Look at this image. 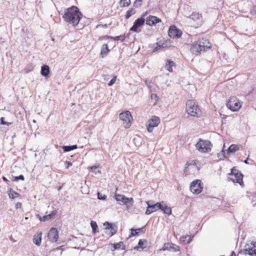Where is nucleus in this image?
<instances>
[{"label": "nucleus", "instance_id": "nucleus-1", "mask_svg": "<svg viewBox=\"0 0 256 256\" xmlns=\"http://www.w3.org/2000/svg\"><path fill=\"white\" fill-rule=\"evenodd\" d=\"M62 18L65 22L75 26L82 19V14L76 6H72L66 9Z\"/></svg>", "mask_w": 256, "mask_h": 256}, {"label": "nucleus", "instance_id": "nucleus-2", "mask_svg": "<svg viewBox=\"0 0 256 256\" xmlns=\"http://www.w3.org/2000/svg\"><path fill=\"white\" fill-rule=\"evenodd\" d=\"M211 48L212 44L209 40L206 38H202L192 44L190 50L192 54L198 55Z\"/></svg>", "mask_w": 256, "mask_h": 256}, {"label": "nucleus", "instance_id": "nucleus-3", "mask_svg": "<svg viewBox=\"0 0 256 256\" xmlns=\"http://www.w3.org/2000/svg\"><path fill=\"white\" fill-rule=\"evenodd\" d=\"M228 181H232L234 183H238L240 186H244L243 174L238 170L233 167L230 170V172L228 174Z\"/></svg>", "mask_w": 256, "mask_h": 256}, {"label": "nucleus", "instance_id": "nucleus-4", "mask_svg": "<svg viewBox=\"0 0 256 256\" xmlns=\"http://www.w3.org/2000/svg\"><path fill=\"white\" fill-rule=\"evenodd\" d=\"M186 111L187 113L193 116L199 117L200 110L196 102L193 100H188L186 103Z\"/></svg>", "mask_w": 256, "mask_h": 256}, {"label": "nucleus", "instance_id": "nucleus-5", "mask_svg": "<svg viewBox=\"0 0 256 256\" xmlns=\"http://www.w3.org/2000/svg\"><path fill=\"white\" fill-rule=\"evenodd\" d=\"M212 144L210 140H203L200 138L198 142L196 144V148L199 152L206 153L211 150Z\"/></svg>", "mask_w": 256, "mask_h": 256}, {"label": "nucleus", "instance_id": "nucleus-6", "mask_svg": "<svg viewBox=\"0 0 256 256\" xmlns=\"http://www.w3.org/2000/svg\"><path fill=\"white\" fill-rule=\"evenodd\" d=\"M120 119L123 122L122 124L126 128H129L131 126L133 118L128 110L122 112L119 115Z\"/></svg>", "mask_w": 256, "mask_h": 256}, {"label": "nucleus", "instance_id": "nucleus-7", "mask_svg": "<svg viewBox=\"0 0 256 256\" xmlns=\"http://www.w3.org/2000/svg\"><path fill=\"white\" fill-rule=\"evenodd\" d=\"M103 226H106L104 228L105 234L110 236H114L117 232L118 226L116 224L106 221L104 222Z\"/></svg>", "mask_w": 256, "mask_h": 256}, {"label": "nucleus", "instance_id": "nucleus-8", "mask_svg": "<svg viewBox=\"0 0 256 256\" xmlns=\"http://www.w3.org/2000/svg\"><path fill=\"white\" fill-rule=\"evenodd\" d=\"M252 246L246 244L245 248L240 250L239 253L243 254H248L251 256H256V242L252 241L250 243Z\"/></svg>", "mask_w": 256, "mask_h": 256}, {"label": "nucleus", "instance_id": "nucleus-9", "mask_svg": "<svg viewBox=\"0 0 256 256\" xmlns=\"http://www.w3.org/2000/svg\"><path fill=\"white\" fill-rule=\"evenodd\" d=\"M202 189L203 186L201 180H195L191 182L190 190L194 194H200Z\"/></svg>", "mask_w": 256, "mask_h": 256}, {"label": "nucleus", "instance_id": "nucleus-10", "mask_svg": "<svg viewBox=\"0 0 256 256\" xmlns=\"http://www.w3.org/2000/svg\"><path fill=\"white\" fill-rule=\"evenodd\" d=\"M226 106L227 108L232 112H236L241 107L238 100L236 97L230 98L227 102Z\"/></svg>", "mask_w": 256, "mask_h": 256}, {"label": "nucleus", "instance_id": "nucleus-11", "mask_svg": "<svg viewBox=\"0 0 256 256\" xmlns=\"http://www.w3.org/2000/svg\"><path fill=\"white\" fill-rule=\"evenodd\" d=\"M116 200L118 202H122L128 208L132 206L134 204L132 198H128L124 195L116 194L114 195Z\"/></svg>", "mask_w": 256, "mask_h": 256}, {"label": "nucleus", "instance_id": "nucleus-12", "mask_svg": "<svg viewBox=\"0 0 256 256\" xmlns=\"http://www.w3.org/2000/svg\"><path fill=\"white\" fill-rule=\"evenodd\" d=\"M145 21L146 20L144 18V15H142L140 18L135 20L132 26L130 28V30L135 32H140V30H139L138 28L144 25Z\"/></svg>", "mask_w": 256, "mask_h": 256}, {"label": "nucleus", "instance_id": "nucleus-13", "mask_svg": "<svg viewBox=\"0 0 256 256\" xmlns=\"http://www.w3.org/2000/svg\"><path fill=\"white\" fill-rule=\"evenodd\" d=\"M160 123V118L156 116H152L146 123V128L148 132L153 131L154 128L156 127Z\"/></svg>", "mask_w": 256, "mask_h": 256}, {"label": "nucleus", "instance_id": "nucleus-14", "mask_svg": "<svg viewBox=\"0 0 256 256\" xmlns=\"http://www.w3.org/2000/svg\"><path fill=\"white\" fill-rule=\"evenodd\" d=\"M146 204L148 206L145 212L146 214L149 215L158 210V206L160 205L159 202H155L154 200H150L146 201Z\"/></svg>", "mask_w": 256, "mask_h": 256}, {"label": "nucleus", "instance_id": "nucleus-15", "mask_svg": "<svg viewBox=\"0 0 256 256\" xmlns=\"http://www.w3.org/2000/svg\"><path fill=\"white\" fill-rule=\"evenodd\" d=\"M168 36L172 38H178L182 35V32L176 26L172 25L169 27L168 30Z\"/></svg>", "mask_w": 256, "mask_h": 256}, {"label": "nucleus", "instance_id": "nucleus-16", "mask_svg": "<svg viewBox=\"0 0 256 256\" xmlns=\"http://www.w3.org/2000/svg\"><path fill=\"white\" fill-rule=\"evenodd\" d=\"M48 236L49 240L52 242H57L58 238V232L55 228H52L49 230Z\"/></svg>", "mask_w": 256, "mask_h": 256}, {"label": "nucleus", "instance_id": "nucleus-17", "mask_svg": "<svg viewBox=\"0 0 256 256\" xmlns=\"http://www.w3.org/2000/svg\"><path fill=\"white\" fill-rule=\"evenodd\" d=\"M146 24L150 26L156 25V24L160 23L162 22V20L160 18H158L157 16H148L146 18Z\"/></svg>", "mask_w": 256, "mask_h": 256}, {"label": "nucleus", "instance_id": "nucleus-18", "mask_svg": "<svg viewBox=\"0 0 256 256\" xmlns=\"http://www.w3.org/2000/svg\"><path fill=\"white\" fill-rule=\"evenodd\" d=\"M162 250H170L173 252H176L180 250V247L172 243L164 244L162 248Z\"/></svg>", "mask_w": 256, "mask_h": 256}, {"label": "nucleus", "instance_id": "nucleus-19", "mask_svg": "<svg viewBox=\"0 0 256 256\" xmlns=\"http://www.w3.org/2000/svg\"><path fill=\"white\" fill-rule=\"evenodd\" d=\"M159 206L158 208V210H160L162 211L164 214L170 216L172 213V208L168 206L164 202L162 201L159 202Z\"/></svg>", "mask_w": 256, "mask_h": 256}, {"label": "nucleus", "instance_id": "nucleus-20", "mask_svg": "<svg viewBox=\"0 0 256 256\" xmlns=\"http://www.w3.org/2000/svg\"><path fill=\"white\" fill-rule=\"evenodd\" d=\"M57 210H55L50 212V213L47 215H44L43 216H40L39 214H36V216L38 218L41 222H46L51 220L57 214Z\"/></svg>", "mask_w": 256, "mask_h": 256}, {"label": "nucleus", "instance_id": "nucleus-21", "mask_svg": "<svg viewBox=\"0 0 256 256\" xmlns=\"http://www.w3.org/2000/svg\"><path fill=\"white\" fill-rule=\"evenodd\" d=\"M146 226H144L142 228L134 229V228H132L130 229L131 233L130 235V237H132L138 236L140 234H144L146 231Z\"/></svg>", "mask_w": 256, "mask_h": 256}, {"label": "nucleus", "instance_id": "nucleus-22", "mask_svg": "<svg viewBox=\"0 0 256 256\" xmlns=\"http://www.w3.org/2000/svg\"><path fill=\"white\" fill-rule=\"evenodd\" d=\"M190 18L194 22H196L198 25H201L202 24V16L201 14L198 12H192L190 16Z\"/></svg>", "mask_w": 256, "mask_h": 256}, {"label": "nucleus", "instance_id": "nucleus-23", "mask_svg": "<svg viewBox=\"0 0 256 256\" xmlns=\"http://www.w3.org/2000/svg\"><path fill=\"white\" fill-rule=\"evenodd\" d=\"M50 68L47 64H43L41 66L40 74L42 76L48 78L50 76Z\"/></svg>", "mask_w": 256, "mask_h": 256}, {"label": "nucleus", "instance_id": "nucleus-24", "mask_svg": "<svg viewBox=\"0 0 256 256\" xmlns=\"http://www.w3.org/2000/svg\"><path fill=\"white\" fill-rule=\"evenodd\" d=\"M148 242L146 239H140L138 242V245L134 247V249L138 250L139 248L144 250L148 246Z\"/></svg>", "mask_w": 256, "mask_h": 256}, {"label": "nucleus", "instance_id": "nucleus-25", "mask_svg": "<svg viewBox=\"0 0 256 256\" xmlns=\"http://www.w3.org/2000/svg\"><path fill=\"white\" fill-rule=\"evenodd\" d=\"M110 52V50L108 47V45L107 44H102L101 48V50L100 53V56L102 58H104Z\"/></svg>", "mask_w": 256, "mask_h": 256}, {"label": "nucleus", "instance_id": "nucleus-26", "mask_svg": "<svg viewBox=\"0 0 256 256\" xmlns=\"http://www.w3.org/2000/svg\"><path fill=\"white\" fill-rule=\"evenodd\" d=\"M111 244L114 248V249L112 250V251L119 249H121L122 250H126V246L123 242H119L112 244Z\"/></svg>", "mask_w": 256, "mask_h": 256}, {"label": "nucleus", "instance_id": "nucleus-27", "mask_svg": "<svg viewBox=\"0 0 256 256\" xmlns=\"http://www.w3.org/2000/svg\"><path fill=\"white\" fill-rule=\"evenodd\" d=\"M238 150L239 146L238 145L232 144L228 147V148L226 150V154H234Z\"/></svg>", "mask_w": 256, "mask_h": 256}, {"label": "nucleus", "instance_id": "nucleus-28", "mask_svg": "<svg viewBox=\"0 0 256 256\" xmlns=\"http://www.w3.org/2000/svg\"><path fill=\"white\" fill-rule=\"evenodd\" d=\"M64 150V152H70L72 150L78 148L77 144L70 145V146H61Z\"/></svg>", "mask_w": 256, "mask_h": 256}, {"label": "nucleus", "instance_id": "nucleus-29", "mask_svg": "<svg viewBox=\"0 0 256 256\" xmlns=\"http://www.w3.org/2000/svg\"><path fill=\"white\" fill-rule=\"evenodd\" d=\"M42 232H40L36 236H34L33 238V242L36 246H40L42 242Z\"/></svg>", "mask_w": 256, "mask_h": 256}, {"label": "nucleus", "instance_id": "nucleus-30", "mask_svg": "<svg viewBox=\"0 0 256 256\" xmlns=\"http://www.w3.org/2000/svg\"><path fill=\"white\" fill-rule=\"evenodd\" d=\"M174 65V62L170 60H168L166 64V68L167 70H168L169 72H172V66Z\"/></svg>", "mask_w": 256, "mask_h": 256}, {"label": "nucleus", "instance_id": "nucleus-31", "mask_svg": "<svg viewBox=\"0 0 256 256\" xmlns=\"http://www.w3.org/2000/svg\"><path fill=\"white\" fill-rule=\"evenodd\" d=\"M90 226L92 228V232L94 234H96V233L98 232V227L97 224L96 222L94 220H91L90 222Z\"/></svg>", "mask_w": 256, "mask_h": 256}, {"label": "nucleus", "instance_id": "nucleus-32", "mask_svg": "<svg viewBox=\"0 0 256 256\" xmlns=\"http://www.w3.org/2000/svg\"><path fill=\"white\" fill-rule=\"evenodd\" d=\"M136 13V10L134 8H130L129 10H128L126 14L124 16L126 20L128 19L132 15L135 14Z\"/></svg>", "mask_w": 256, "mask_h": 256}, {"label": "nucleus", "instance_id": "nucleus-33", "mask_svg": "<svg viewBox=\"0 0 256 256\" xmlns=\"http://www.w3.org/2000/svg\"><path fill=\"white\" fill-rule=\"evenodd\" d=\"M9 197L12 199H14L20 196V194L14 191L12 188H10L8 193Z\"/></svg>", "mask_w": 256, "mask_h": 256}, {"label": "nucleus", "instance_id": "nucleus-34", "mask_svg": "<svg viewBox=\"0 0 256 256\" xmlns=\"http://www.w3.org/2000/svg\"><path fill=\"white\" fill-rule=\"evenodd\" d=\"M126 39L125 34H122L118 36H112V40H120L121 42H124Z\"/></svg>", "mask_w": 256, "mask_h": 256}, {"label": "nucleus", "instance_id": "nucleus-35", "mask_svg": "<svg viewBox=\"0 0 256 256\" xmlns=\"http://www.w3.org/2000/svg\"><path fill=\"white\" fill-rule=\"evenodd\" d=\"M19 180L24 181V176L22 174H20L18 176H13L12 181L17 182Z\"/></svg>", "mask_w": 256, "mask_h": 256}, {"label": "nucleus", "instance_id": "nucleus-36", "mask_svg": "<svg viewBox=\"0 0 256 256\" xmlns=\"http://www.w3.org/2000/svg\"><path fill=\"white\" fill-rule=\"evenodd\" d=\"M126 0H120V4L121 7H126L128 6L130 4V0H128V2H126Z\"/></svg>", "mask_w": 256, "mask_h": 256}, {"label": "nucleus", "instance_id": "nucleus-37", "mask_svg": "<svg viewBox=\"0 0 256 256\" xmlns=\"http://www.w3.org/2000/svg\"><path fill=\"white\" fill-rule=\"evenodd\" d=\"M0 124L2 125L10 126L12 124V122H9L5 121V118L4 117H1L0 118Z\"/></svg>", "mask_w": 256, "mask_h": 256}, {"label": "nucleus", "instance_id": "nucleus-38", "mask_svg": "<svg viewBox=\"0 0 256 256\" xmlns=\"http://www.w3.org/2000/svg\"><path fill=\"white\" fill-rule=\"evenodd\" d=\"M97 195L98 198L100 200H105L107 198V196L106 194H102L99 192H98Z\"/></svg>", "mask_w": 256, "mask_h": 256}, {"label": "nucleus", "instance_id": "nucleus-39", "mask_svg": "<svg viewBox=\"0 0 256 256\" xmlns=\"http://www.w3.org/2000/svg\"><path fill=\"white\" fill-rule=\"evenodd\" d=\"M116 76H114L111 80L108 82V86H112L116 82Z\"/></svg>", "mask_w": 256, "mask_h": 256}, {"label": "nucleus", "instance_id": "nucleus-40", "mask_svg": "<svg viewBox=\"0 0 256 256\" xmlns=\"http://www.w3.org/2000/svg\"><path fill=\"white\" fill-rule=\"evenodd\" d=\"M164 46L163 48H167L170 46V40H165L163 42V44Z\"/></svg>", "mask_w": 256, "mask_h": 256}, {"label": "nucleus", "instance_id": "nucleus-41", "mask_svg": "<svg viewBox=\"0 0 256 256\" xmlns=\"http://www.w3.org/2000/svg\"><path fill=\"white\" fill-rule=\"evenodd\" d=\"M152 100H154L155 101V103H156L158 100V96L156 94H152L150 96Z\"/></svg>", "mask_w": 256, "mask_h": 256}, {"label": "nucleus", "instance_id": "nucleus-42", "mask_svg": "<svg viewBox=\"0 0 256 256\" xmlns=\"http://www.w3.org/2000/svg\"><path fill=\"white\" fill-rule=\"evenodd\" d=\"M106 39L112 40V36H100L98 38V40H106Z\"/></svg>", "mask_w": 256, "mask_h": 256}, {"label": "nucleus", "instance_id": "nucleus-43", "mask_svg": "<svg viewBox=\"0 0 256 256\" xmlns=\"http://www.w3.org/2000/svg\"><path fill=\"white\" fill-rule=\"evenodd\" d=\"M182 238H187L186 242V244H190L192 240V238H191L190 236H182Z\"/></svg>", "mask_w": 256, "mask_h": 256}, {"label": "nucleus", "instance_id": "nucleus-44", "mask_svg": "<svg viewBox=\"0 0 256 256\" xmlns=\"http://www.w3.org/2000/svg\"><path fill=\"white\" fill-rule=\"evenodd\" d=\"M142 6V3H139V2L134 1L133 4V6L135 8H139Z\"/></svg>", "mask_w": 256, "mask_h": 256}, {"label": "nucleus", "instance_id": "nucleus-45", "mask_svg": "<svg viewBox=\"0 0 256 256\" xmlns=\"http://www.w3.org/2000/svg\"><path fill=\"white\" fill-rule=\"evenodd\" d=\"M99 166H100V164H96V165H94V166H91L90 168L92 172H94V170L96 169L97 168H98ZM95 172L96 173V172Z\"/></svg>", "mask_w": 256, "mask_h": 256}, {"label": "nucleus", "instance_id": "nucleus-46", "mask_svg": "<svg viewBox=\"0 0 256 256\" xmlns=\"http://www.w3.org/2000/svg\"><path fill=\"white\" fill-rule=\"evenodd\" d=\"M65 163L66 164V168H68L70 166H72V163L66 160Z\"/></svg>", "mask_w": 256, "mask_h": 256}, {"label": "nucleus", "instance_id": "nucleus-47", "mask_svg": "<svg viewBox=\"0 0 256 256\" xmlns=\"http://www.w3.org/2000/svg\"><path fill=\"white\" fill-rule=\"evenodd\" d=\"M252 14H256V6H253L252 10Z\"/></svg>", "mask_w": 256, "mask_h": 256}, {"label": "nucleus", "instance_id": "nucleus-48", "mask_svg": "<svg viewBox=\"0 0 256 256\" xmlns=\"http://www.w3.org/2000/svg\"><path fill=\"white\" fill-rule=\"evenodd\" d=\"M108 26V25L107 24H98L96 26V28L102 27V28H107Z\"/></svg>", "mask_w": 256, "mask_h": 256}, {"label": "nucleus", "instance_id": "nucleus-49", "mask_svg": "<svg viewBox=\"0 0 256 256\" xmlns=\"http://www.w3.org/2000/svg\"><path fill=\"white\" fill-rule=\"evenodd\" d=\"M22 206V203L20 202H18L16 205V208H20Z\"/></svg>", "mask_w": 256, "mask_h": 256}, {"label": "nucleus", "instance_id": "nucleus-50", "mask_svg": "<svg viewBox=\"0 0 256 256\" xmlns=\"http://www.w3.org/2000/svg\"><path fill=\"white\" fill-rule=\"evenodd\" d=\"M221 154L222 155V156L223 157H224L226 158V156H225V152L224 150V149L223 148L222 150L221 151Z\"/></svg>", "mask_w": 256, "mask_h": 256}, {"label": "nucleus", "instance_id": "nucleus-51", "mask_svg": "<svg viewBox=\"0 0 256 256\" xmlns=\"http://www.w3.org/2000/svg\"><path fill=\"white\" fill-rule=\"evenodd\" d=\"M2 180L4 182H10V181L5 176H2Z\"/></svg>", "mask_w": 256, "mask_h": 256}, {"label": "nucleus", "instance_id": "nucleus-52", "mask_svg": "<svg viewBox=\"0 0 256 256\" xmlns=\"http://www.w3.org/2000/svg\"><path fill=\"white\" fill-rule=\"evenodd\" d=\"M156 46L158 48V50H160V49L163 48L162 46H164L162 44H161V45L156 44Z\"/></svg>", "mask_w": 256, "mask_h": 256}, {"label": "nucleus", "instance_id": "nucleus-53", "mask_svg": "<svg viewBox=\"0 0 256 256\" xmlns=\"http://www.w3.org/2000/svg\"><path fill=\"white\" fill-rule=\"evenodd\" d=\"M158 50H158V48H157V46H156L154 48V50H152V52H156L158 51Z\"/></svg>", "mask_w": 256, "mask_h": 256}, {"label": "nucleus", "instance_id": "nucleus-54", "mask_svg": "<svg viewBox=\"0 0 256 256\" xmlns=\"http://www.w3.org/2000/svg\"><path fill=\"white\" fill-rule=\"evenodd\" d=\"M254 90V88H252V90L250 92H248V96L250 95L253 92Z\"/></svg>", "mask_w": 256, "mask_h": 256}, {"label": "nucleus", "instance_id": "nucleus-55", "mask_svg": "<svg viewBox=\"0 0 256 256\" xmlns=\"http://www.w3.org/2000/svg\"><path fill=\"white\" fill-rule=\"evenodd\" d=\"M62 186H57L56 189L58 191H60L62 190Z\"/></svg>", "mask_w": 256, "mask_h": 256}, {"label": "nucleus", "instance_id": "nucleus-56", "mask_svg": "<svg viewBox=\"0 0 256 256\" xmlns=\"http://www.w3.org/2000/svg\"><path fill=\"white\" fill-rule=\"evenodd\" d=\"M156 44H160V45H161V44H163V42L162 41H160V42H158L156 43Z\"/></svg>", "mask_w": 256, "mask_h": 256}, {"label": "nucleus", "instance_id": "nucleus-57", "mask_svg": "<svg viewBox=\"0 0 256 256\" xmlns=\"http://www.w3.org/2000/svg\"><path fill=\"white\" fill-rule=\"evenodd\" d=\"M230 256H236V254L234 251L232 252Z\"/></svg>", "mask_w": 256, "mask_h": 256}, {"label": "nucleus", "instance_id": "nucleus-58", "mask_svg": "<svg viewBox=\"0 0 256 256\" xmlns=\"http://www.w3.org/2000/svg\"><path fill=\"white\" fill-rule=\"evenodd\" d=\"M244 162L245 164H249V163H248V158H246V160H245L244 161Z\"/></svg>", "mask_w": 256, "mask_h": 256}, {"label": "nucleus", "instance_id": "nucleus-59", "mask_svg": "<svg viewBox=\"0 0 256 256\" xmlns=\"http://www.w3.org/2000/svg\"><path fill=\"white\" fill-rule=\"evenodd\" d=\"M186 239L187 238H182V237L181 238V240L184 242H186Z\"/></svg>", "mask_w": 256, "mask_h": 256}, {"label": "nucleus", "instance_id": "nucleus-60", "mask_svg": "<svg viewBox=\"0 0 256 256\" xmlns=\"http://www.w3.org/2000/svg\"><path fill=\"white\" fill-rule=\"evenodd\" d=\"M135 1L139 2V3H142V0H136Z\"/></svg>", "mask_w": 256, "mask_h": 256}, {"label": "nucleus", "instance_id": "nucleus-61", "mask_svg": "<svg viewBox=\"0 0 256 256\" xmlns=\"http://www.w3.org/2000/svg\"><path fill=\"white\" fill-rule=\"evenodd\" d=\"M62 246H60V247H58V248H57V249H58V250H61V249H62Z\"/></svg>", "mask_w": 256, "mask_h": 256}, {"label": "nucleus", "instance_id": "nucleus-62", "mask_svg": "<svg viewBox=\"0 0 256 256\" xmlns=\"http://www.w3.org/2000/svg\"><path fill=\"white\" fill-rule=\"evenodd\" d=\"M32 122H34V123H36V120H32Z\"/></svg>", "mask_w": 256, "mask_h": 256}, {"label": "nucleus", "instance_id": "nucleus-63", "mask_svg": "<svg viewBox=\"0 0 256 256\" xmlns=\"http://www.w3.org/2000/svg\"><path fill=\"white\" fill-rule=\"evenodd\" d=\"M98 173H100V172H100V170H98Z\"/></svg>", "mask_w": 256, "mask_h": 256}, {"label": "nucleus", "instance_id": "nucleus-64", "mask_svg": "<svg viewBox=\"0 0 256 256\" xmlns=\"http://www.w3.org/2000/svg\"><path fill=\"white\" fill-rule=\"evenodd\" d=\"M233 178H236V176H234Z\"/></svg>", "mask_w": 256, "mask_h": 256}]
</instances>
